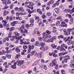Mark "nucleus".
<instances>
[{"label": "nucleus", "instance_id": "obj_10", "mask_svg": "<svg viewBox=\"0 0 74 74\" xmlns=\"http://www.w3.org/2000/svg\"><path fill=\"white\" fill-rule=\"evenodd\" d=\"M36 22L37 23H39L38 25L39 26H41V25L42 24V21H41V19H39L38 20H36Z\"/></svg>", "mask_w": 74, "mask_h": 74}, {"label": "nucleus", "instance_id": "obj_21", "mask_svg": "<svg viewBox=\"0 0 74 74\" xmlns=\"http://www.w3.org/2000/svg\"><path fill=\"white\" fill-rule=\"evenodd\" d=\"M55 11L56 12L57 14H59V9L57 8H55Z\"/></svg>", "mask_w": 74, "mask_h": 74}, {"label": "nucleus", "instance_id": "obj_9", "mask_svg": "<svg viewBox=\"0 0 74 74\" xmlns=\"http://www.w3.org/2000/svg\"><path fill=\"white\" fill-rule=\"evenodd\" d=\"M16 64H17V63L15 62L14 63V65H12L11 66V68L13 69H16Z\"/></svg>", "mask_w": 74, "mask_h": 74}, {"label": "nucleus", "instance_id": "obj_32", "mask_svg": "<svg viewBox=\"0 0 74 74\" xmlns=\"http://www.w3.org/2000/svg\"><path fill=\"white\" fill-rule=\"evenodd\" d=\"M20 41L21 42L20 43V44H23L24 43V42H23V40L20 39Z\"/></svg>", "mask_w": 74, "mask_h": 74}, {"label": "nucleus", "instance_id": "obj_23", "mask_svg": "<svg viewBox=\"0 0 74 74\" xmlns=\"http://www.w3.org/2000/svg\"><path fill=\"white\" fill-rule=\"evenodd\" d=\"M21 54L20 53H18V54L16 55V56H15V58H16V59H18V58H19L20 57V55Z\"/></svg>", "mask_w": 74, "mask_h": 74}, {"label": "nucleus", "instance_id": "obj_4", "mask_svg": "<svg viewBox=\"0 0 74 74\" xmlns=\"http://www.w3.org/2000/svg\"><path fill=\"white\" fill-rule=\"evenodd\" d=\"M34 4L33 3H31L30 4V5L27 6V5H25V7H27V8H30L31 10H33V5H34Z\"/></svg>", "mask_w": 74, "mask_h": 74}, {"label": "nucleus", "instance_id": "obj_43", "mask_svg": "<svg viewBox=\"0 0 74 74\" xmlns=\"http://www.w3.org/2000/svg\"><path fill=\"white\" fill-rule=\"evenodd\" d=\"M43 69H44L45 70H47V67L45 66V65H43Z\"/></svg>", "mask_w": 74, "mask_h": 74}, {"label": "nucleus", "instance_id": "obj_17", "mask_svg": "<svg viewBox=\"0 0 74 74\" xmlns=\"http://www.w3.org/2000/svg\"><path fill=\"white\" fill-rule=\"evenodd\" d=\"M18 30L20 31V32L21 34H22L23 33V29H21V27L19 28L18 29Z\"/></svg>", "mask_w": 74, "mask_h": 74}, {"label": "nucleus", "instance_id": "obj_35", "mask_svg": "<svg viewBox=\"0 0 74 74\" xmlns=\"http://www.w3.org/2000/svg\"><path fill=\"white\" fill-rule=\"evenodd\" d=\"M42 18L43 19H45L46 18V16L45 14H43L42 15Z\"/></svg>", "mask_w": 74, "mask_h": 74}, {"label": "nucleus", "instance_id": "obj_25", "mask_svg": "<svg viewBox=\"0 0 74 74\" xmlns=\"http://www.w3.org/2000/svg\"><path fill=\"white\" fill-rule=\"evenodd\" d=\"M52 63L53 64L54 66H56V60H53L52 61Z\"/></svg>", "mask_w": 74, "mask_h": 74}, {"label": "nucleus", "instance_id": "obj_8", "mask_svg": "<svg viewBox=\"0 0 74 74\" xmlns=\"http://www.w3.org/2000/svg\"><path fill=\"white\" fill-rule=\"evenodd\" d=\"M31 55H34V56H36L37 54V51H32L31 53Z\"/></svg>", "mask_w": 74, "mask_h": 74}, {"label": "nucleus", "instance_id": "obj_39", "mask_svg": "<svg viewBox=\"0 0 74 74\" xmlns=\"http://www.w3.org/2000/svg\"><path fill=\"white\" fill-rule=\"evenodd\" d=\"M38 44H39V43L37 41L35 43V45L37 46L38 45Z\"/></svg>", "mask_w": 74, "mask_h": 74}, {"label": "nucleus", "instance_id": "obj_29", "mask_svg": "<svg viewBox=\"0 0 74 74\" xmlns=\"http://www.w3.org/2000/svg\"><path fill=\"white\" fill-rule=\"evenodd\" d=\"M45 33H47V34H51V32L48 30H47L46 31Z\"/></svg>", "mask_w": 74, "mask_h": 74}, {"label": "nucleus", "instance_id": "obj_22", "mask_svg": "<svg viewBox=\"0 0 74 74\" xmlns=\"http://www.w3.org/2000/svg\"><path fill=\"white\" fill-rule=\"evenodd\" d=\"M70 40V37H68L66 39V40L65 41V42H67L68 41L69 42H71V41Z\"/></svg>", "mask_w": 74, "mask_h": 74}, {"label": "nucleus", "instance_id": "obj_28", "mask_svg": "<svg viewBox=\"0 0 74 74\" xmlns=\"http://www.w3.org/2000/svg\"><path fill=\"white\" fill-rule=\"evenodd\" d=\"M14 34H15L16 36H18L19 35H20V34H18L17 32L16 31L14 32Z\"/></svg>", "mask_w": 74, "mask_h": 74}, {"label": "nucleus", "instance_id": "obj_18", "mask_svg": "<svg viewBox=\"0 0 74 74\" xmlns=\"http://www.w3.org/2000/svg\"><path fill=\"white\" fill-rule=\"evenodd\" d=\"M1 1H2L3 4H7V3L6 2L7 1V0H1Z\"/></svg>", "mask_w": 74, "mask_h": 74}, {"label": "nucleus", "instance_id": "obj_55", "mask_svg": "<svg viewBox=\"0 0 74 74\" xmlns=\"http://www.w3.org/2000/svg\"><path fill=\"white\" fill-rule=\"evenodd\" d=\"M21 38L22 36L18 35V37H17V39L18 40H19L20 39H21Z\"/></svg>", "mask_w": 74, "mask_h": 74}, {"label": "nucleus", "instance_id": "obj_27", "mask_svg": "<svg viewBox=\"0 0 74 74\" xmlns=\"http://www.w3.org/2000/svg\"><path fill=\"white\" fill-rule=\"evenodd\" d=\"M18 10H20V11H21V12H23L24 11V9H23V8L21 7L18 8Z\"/></svg>", "mask_w": 74, "mask_h": 74}, {"label": "nucleus", "instance_id": "obj_38", "mask_svg": "<svg viewBox=\"0 0 74 74\" xmlns=\"http://www.w3.org/2000/svg\"><path fill=\"white\" fill-rule=\"evenodd\" d=\"M51 15V13L49 12H48L47 14V16H50Z\"/></svg>", "mask_w": 74, "mask_h": 74}, {"label": "nucleus", "instance_id": "obj_34", "mask_svg": "<svg viewBox=\"0 0 74 74\" xmlns=\"http://www.w3.org/2000/svg\"><path fill=\"white\" fill-rule=\"evenodd\" d=\"M9 21H10V22H11V21H12L13 19L12 16H10L9 17Z\"/></svg>", "mask_w": 74, "mask_h": 74}, {"label": "nucleus", "instance_id": "obj_49", "mask_svg": "<svg viewBox=\"0 0 74 74\" xmlns=\"http://www.w3.org/2000/svg\"><path fill=\"white\" fill-rule=\"evenodd\" d=\"M65 73H66V72H65L64 70H61V73L62 74H65Z\"/></svg>", "mask_w": 74, "mask_h": 74}, {"label": "nucleus", "instance_id": "obj_19", "mask_svg": "<svg viewBox=\"0 0 74 74\" xmlns=\"http://www.w3.org/2000/svg\"><path fill=\"white\" fill-rule=\"evenodd\" d=\"M51 47L52 48H54V49H55L56 48V46L55 45H54V44H52L51 45Z\"/></svg>", "mask_w": 74, "mask_h": 74}, {"label": "nucleus", "instance_id": "obj_54", "mask_svg": "<svg viewBox=\"0 0 74 74\" xmlns=\"http://www.w3.org/2000/svg\"><path fill=\"white\" fill-rule=\"evenodd\" d=\"M49 19H51V20H52V21L54 19V17H53V16H51V17H50Z\"/></svg>", "mask_w": 74, "mask_h": 74}, {"label": "nucleus", "instance_id": "obj_14", "mask_svg": "<svg viewBox=\"0 0 74 74\" xmlns=\"http://www.w3.org/2000/svg\"><path fill=\"white\" fill-rule=\"evenodd\" d=\"M28 48H30L31 49H33L34 48V46L33 45H29L28 46Z\"/></svg>", "mask_w": 74, "mask_h": 74}, {"label": "nucleus", "instance_id": "obj_56", "mask_svg": "<svg viewBox=\"0 0 74 74\" xmlns=\"http://www.w3.org/2000/svg\"><path fill=\"white\" fill-rule=\"evenodd\" d=\"M40 18L38 16H36L35 20L36 21H37V20H38Z\"/></svg>", "mask_w": 74, "mask_h": 74}, {"label": "nucleus", "instance_id": "obj_30", "mask_svg": "<svg viewBox=\"0 0 74 74\" xmlns=\"http://www.w3.org/2000/svg\"><path fill=\"white\" fill-rule=\"evenodd\" d=\"M23 48L24 49H27V46L26 45H24L23 46Z\"/></svg>", "mask_w": 74, "mask_h": 74}, {"label": "nucleus", "instance_id": "obj_15", "mask_svg": "<svg viewBox=\"0 0 74 74\" xmlns=\"http://www.w3.org/2000/svg\"><path fill=\"white\" fill-rule=\"evenodd\" d=\"M16 52H18V53H19V52H20V51H21V50H20V49H19L18 47H16Z\"/></svg>", "mask_w": 74, "mask_h": 74}, {"label": "nucleus", "instance_id": "obj_63", "mask_svg": "<svg viewBox=\"0 0 74 74\" xmlns=\"http://www.w3.org/2000/svg\"><path fill=\"white\" fill-rule=\"evenodd\" d=\"M40 11H41V9H37L36 11L37 12H39Z\"/></svg>", "mask_w": 74, "mask_h": 74}, {"label": "nucleus", "instance_id": "obj_57", "mask_svg": "<svg viewBox=\"0 0 74 74\" xmlns=\"http://www.w3.org/2000/svg\"><path fill=\"white\" fill-rule=\"evenodd\" d=\"M18 8H18V7H16L15 8H14V11H18V10H19Z\"/></svg>", "mask_w": 74, "mask_h": 74}, {"label": "nucleus", "instance_id": "obj_11", "mask_svg": "<svg viewBox=\"0 0 74 74\" xmlns=\"http://www.w3.org/2000/svg\"><path fill=\"white\" fill-rule=\"evenodd\" d=\"M61 24L62 26L64 27H67V24L65 23L64 21H62L61 22Z\"/></svg>", "mask_w": 74, "mask_h": 74}, {"label": "nucleus", "instance_id": "obj_20", "mask_svg": "<svg viewBox=\"0 0 74 74\" xmlns=\"http://www.w3.org/2000/svg\"><path fill=\"white\" fill-rule=\"evenodd\" d=\"M30 22L31 23H33L34 22V19L33 18L31 17L30 18Z\"/></svg>", "mask_w": 74, "mask_h": 74}, {"label": "nucleus", "instance_id": "obj_26", "mask_svg": "<svg viewBox=\"0 0 74 74\" xmlns=\"http://www.w3.org/2000/svg\"><path fill=\"white\" fill-rule=\"evenodd\" d=\"M58 38L63 39V38H64V37L62 35H61L58 37Z\"/></svg>", "mask_w": 74, "mask_h": 74}, {"label": "nucleus", "instance_id": "obj_58", "mask_svg": "<svg viewBox=\"0 0 74 74\" xmlns=\"http://www.w3.org/2000/svg\"><path fill=\"white\" fill-rule=\"evenodd\" d=\"M30 51H31V49L30 48H29L27 50L28 53H30Z\"/></svg>", "mask_w": 74, "mask_h": 74}, {"label": "nucleus", "instance_id": "obj_48", "mask_svg": "<svg viewBox=\"0 0 74 74\" xmlns=\"http://www.w3.org/2000/svg\"><path fill=\"white\" fill-rule=\"evenodd\" d=\"M38 38L39 40H40V41L42 40H44V39H43V38H44L41 37H38Z\"/></svg>", "mask_w": 74, "mask_h": 74}, {"label": "nucleus", "instance_id": "obj_64", "mask_svg": "<svg viewBox=\"0 0 74 74\" xmlns=\"http://www.w3.org/2000/svg\"><path fill=\"white\" fill-rule=\"evenodd\" d=\"M9 48H13V47H14V46L13 45H11L9 46Z\"/></svg>", "mask_w": 74, "mask_h": 74}, {"label": "nucleus", "instance_id": "obj_2", "mask_svg": "<svg viewBox=\"0 0 74 74\" xmlns=\"http://www.w3.org/2000/svg\"><path fill=\"white\" fill-rule=\"evenodd\" d=\"M67 32L69 33V34L71 33L73 35H74V28L71 29L69 28L67 30Z\"/></svg>", "mask_w": 74, "mask_h": 74}, {"label": "nucleus", "instance_id": "obj_45", "mask_svg": "<svg viewBox=\"0 0 74 74\" xmlns=\"http://www.w3.org/2000/svg\"><path fill=\"white\" fill-rule=\"evenodd\" d=\"M49 4H52L53 3V1H50L49 2Z\"/></svg>", "mask_w": 74, "mask_h": 74}, {"label": "nucleus", "instance_id": "obj_33", "mask_svg": "<svg viewBox=\"0 0 74 74\" xmlns=\"http://www.w3.org/2000/svg\"><path fill=\"white\" fill-rule=\"evenodd\" d=\"M14 29H15V28H14V27H11L10 29H9V31H10V32H12Z\"/></svg>", "mask_w": 74, "mask_h": 74}, {"label": "nucleus", "instance_id": "obj_62", "mask_svg": "<svg viewBox=\"0 0 74 74\" xmlns=\"http://www.w3.org/2000/svg\"><path fill=\"white\" fill-rule=\"evenodd\" d=\"M16 16H19V13L17 12L16 13Z\"/></svg>", "mask_w": 74, "mask_h": 74}, {"label": "nucleus", "instance_id": "obj_46", "mask_svg": "<svg viewBox=\"0 0 74 74\" xmlns=\"http://www.w3.org/2000/svg\"><path fill=\"white\" fill-rule=\"evenodd\" d=\"M60 0H58V1H56V3H55L56 5H59V1Z\"/></svg>", "mask_w": 74, "mask_h": 74}, {"label": "nucleus", "instance_id": "obj_1", "mask_svg": "<svg viewBox=\"0 0 74 74\" xmlns=\"http://www.w3.org/2000/svg\"><path fill=\"white\" fill-rule=\"evenodd\" d=\"M46 39H48L47 40V42H53V39H51V36L50 35H48L47 36H46Z\"/></svg>", "mask_w": 74, "mask_h": 74}, {"label": "nucleus", "instance_id": "obj_47", "mask_svg": "<svg viewBox=\"0 0 74 74\" xmlns=\"http://www.w3.org/2000/svg\"><path fill=\"white\" fill-rule=\"evenodd\" d=\"M1 53H2V55H4L5 53V51L3 50L2 51V52H1Z\"/></svg>", "mask_w": 74, "mask_h": 74}, {"label": "nucleus", "instance_id": "obj_50", "mask_svg": "<svg viewBox=\"0 0 74 74\" xmlns=\"http://www.w3.org/2000/svg\"><path fill=\"white\" fill-rule=\"evenodd\" d=\"M42 36L43 37H44V38H46V37H47V34H45V33H44L42 34Z\"/></svg>", "mask_w": 74, "mask_h": 74}, {"label": "nucleus", "instance_id": "obj_52", "mask_svg": "<svg viewBox=\"0 0 74 74\" xmlns=\"http://www.w3.org/2000/svg\"><path fill=\"white\" fill-rule=\"evenodd\" d=\"M70 66L72 68L74 67V64H70Z\"/></svg>", "mask_w": 74, "mask_h": 74}, {"label": "nucleus", "instance_id": "obj_31", "mask_svg": "<svg viewBox=\"0 0 74 74\" xmlns=\"http://www.w3.org/2000/svg\"><path fill=\"white\" fill-rule=\"evenodd\" d=\"M70 11V9H67V10L66 9L64 10V12H66L67 13L69 12Z\"/></svg>", "mask_w": 74, "mask_h": 74}, {"label": "nucleus", "instance_id": "obj_42", "mask_svg": "<svg viewBox=\"0 0 74 74\" xmlns=\"http://www.w3.org/2000/svg\"><path fill=\"white\" fill-rule=\"evenodd\" d=\"M17 36L16 35H14L13 36V37H12L13 38H14V39H17L18 37H17Z\"/></svg>", "mask_w": 74, "mask_h": 74}, {"label": "nucleus", "instance_id": "obj_61", "mask_svg": "<svg viewBox=\"0 0 74 74\" xmlns=\"http://www.w3.org/2000/svg\"><path fill=\"white\" fill-rule=\"evenodd\" d=\"M35 41V40H34V38H33L31 40V42H34Z\"/></svg>", "mask_w": 74, "mask_h": 74}, {"label": "nucleus", "instance_id": "obj_12", "mask_svg": "<svg viewBox=\"0 0 74 74\" xmlns=\"http://www.w3.org/2000/svg\"><path fill=\"white\" fill-rule=\"evenodd\" d=\"M63 32H64V34L66 35V36H68L69 32H67V29H64L63 30Z\"/></svg>", "mask_w": 74, "mask_h": 74}, {"label": "nucleus", "instance_id": "obj_5", "mask_svg": "<svg viewBox=\"0 0 74 74\" xmlns=\"http://www.w3.org/2000/svg\"><path fill=\"white\" fill-rule=\"evenodd\" d=\"M2 22L4 23L3 24V26L4 27H7L9 26V24H7V21H5L3 20L2 21Z\"/></svg>", "mask_w": 74, "mask_h": 74}, {"label": "nucleus", "instance_id": "obj_13", "mask_svg": "<svg viewBox=\"0 0 74 74\" xmlns=\"http://www.w3.org/2000/svg\"><path fill=\"white\" fill-rule=\"evenodd\" d=\"M9 13V12L8 11H6V10H5L4 11L3 16H6Z\"/></svg>", "mask_w": 74, "mask_h": 74}, {"label": "nucleus", "instance_id": "obj_7", "mask_svg": "<svg viewBox=\"0 0 74 74\" xmlns=\"http://www.w3.org/2000/svg\"><path fill=\"white\" fill-rule=\"evenodd\" d=\"M26 11H27L29 13V14H32V13H33L34 12H36V10H33L31 11L30 10H29L28 9H27Z\"/></svg>", "mask_w": 74, "mask_h": 74}, {"label": "nucleus", "instance_id": "obj_60", "mask_svg": "<svg viewBox=\"0 0 74 74\" xmlns=\"http://www.w3.org/2000/svg\"><path fill=\"white\" fill-rule=\"evenodd\" d=\"M48 22H53V20H51V19H48Z\"/></svg>", "mask_w": 74, "mask_h": 74}, {"label": "nucleus", "instance_id": "obj_24", "mask_svg": "<svg viewBox=\"0 0 74 74\" xmlns=\"http://www.w3.org/2000/svg\"><path fill=\"white\" fill-rule=\"evenodd\" d=\"M57 49L58 50H60V51H62V47L61 46H59Z\"/></svg>", "mask_w": 74, "mask_h": 74}, {"label": "nucleus", "instance_id": "obj_51", "mask_svg": "<svg viewBox=\"0 0 74 74\" xmlns=\"http://www.w3.org/2000/svg\"><path fill=\"white\" fill-rule=\"evenodd\" d=\"M24 33H27V29H25L24 31Z\"/></svg>", "mask_w": 74, "mask_h": 74}, {"label": "nucleus", "instance_id": "obj_6", "mask_svg": "<svg viewBox=\"0 0 74 74\" xmlns=\"http://www.w3.org/2000/svg\"><path fill=\"white\" fill-rule=\"evenodd\" d=\"M18 24V21H13V22L11 23V25L12 26H15L16 25Z\"/></svg>", "mask_w": 74, "mask_h": 74}, {"label": "nucleus", "instance_id": "obj_44", "mask_svg": "<svg viewBox=\"0 0 74 74\" xmlns=\"http://www.w3.org/2000/svg\"><path fill=\"white\" fill-rule=\"evenodd\" d=\"M70 56H67L65 57V58H66V59H70Z\"/></svg>", "mask_w": 74, "mask_h": 74}, {"label": "nucleus", "instance_id": "obj_3", "mask_svg": "<svg viewBox=\"0 0 74 74\" xmlns=\"http://www.w3.org/2000/svg\"><path fill=\"white\" fill-rule=\"evenodd\" d=\"M17 64V65L19 66H21L22 64H23V63H24V62L23 61H22V60H17L16 62H15Z\"/></svg>", "mask_w": 74, "mask_h": 74}, {"label": "nucleus", "instance_id": "obj_59", "mask_svg": "<svg viewBox=\"0 0 74 74\" xmlns=\"http://www.w3.org/2000/svg\"><path fill=\"white\" fill-rule=\"evenodd\" d=\"M3 60H5L6 59V57L5 56H3L2 57Z\"/></svg>", "mask_w": 74, "mask_h": 74}, {"label": "nucleus", "instance_id": "obj_37", "mask_svg": "<svg viewBox=\"0 0 74 74\" xmlns=\"http://www.w3.org/2000/svg\"><path fill=\"white\" fill-rule=\"evenodd\" d=\"M10 32L9 33V36H9V38H10V37H11V35L12 34V32H12V31H10Z\"/></svg>", "mask_w": 74, "mask_h": 74}, {"label": "nucleus", "instance_id": "obj_40", "mask_svg": "<svg viewBox=\"0 0 74 74\" xmlns=\"http://www.w3.org/2000/svg\"><path fill=\"white\" fill-rule=\"evenodd\" d=\"M40 45L42 46V47H43V46H44V45H45V43L43 42H41L40 43Z\"/></svg>", "mask_w": 74, "mask_h": 74}, {"label": "nucleus", "instance_id": "obj_36", "mask_svg": "<svg viewBox=\"0 0 74 74\" xmlns=\"http://www.w3.org/2000/svg\"><path fill=\"white\" fill-rule=\"evenodd\" d=\"M6 56L10 59V58H11V55H9L8 54H7L6 55Z\"/></svg>", "mask_w": 74, "mask_h": 74}, {"label": "nucleus", "instance_id": "obj_53", "mask_svg": "<svg viewBox=\"0 0 74 74\" xmlns=\"http://www.w3.org/2000/svg\"><path fill=\"white\" fill-rule=\"evenodd\" d=\"M51 39H52V40H53H53H55V39H56V37L54 36L53 37H52H52H51Z\"/></svg>", "mask_w": 74, "mask_h": 74}, {"label": "nucleus", "instance_id": "obj_41", "mask_svg": "<svg viewBox=\"0 0 74 74\" xmlns=\"http://www.w3.org/2000/svg\"><path fill=\"white\" fill-rule=\"evenodd\" d=\"M14 6V4L12 3L11 4V5L10 6V9H12V7Z\"/></svg>", "mask_w": 74, "mask_h": 74}, {"label": "nucleus", "instance_id": "obj_16", "mask_svg": "<svg viewBox=\"0 0 74 74\" xmlns=\"http://www.w3.org/2000/svg\"><path fill=\"white\" fill-rule=\"evenodd\" d=\"M42 54L41 53V52H40L38 53H37V56L38 57V58H41V55Z\"/></svg>", "mask_w": 74, "mask_h": 74}]
</instances>
